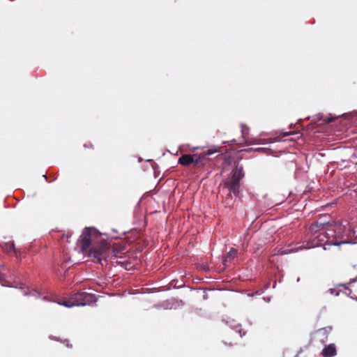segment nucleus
Returning <instances> with one entry per match:
<instances>
[{
	"instance_id": "1",
	"label": "nucleus",
	"mask_w": 357,
	"mask_h": 357,
	"mask_svg": "<svg viewBox=\"0 0 357 357\" xmlns=\"http://www.w3.org/2000/svg\"><path fill=\"white\" fill-rule=\"evenodd\" d=\"M79 243L84 255L97 259L99 262L106 260L109 256L110 245L95 228H84L79 237Z\"/></svg>"
},
{
	"instance_id": "2",
	"label": "nucleus",
	"mask_w": 357,
	"mask_h": 357,
	"mask_svg": "<svg viewBox=\"0 0 357 357\" xmlns=\"http://www.w3.org/2000/svg\"><path fill=\"white\" fill-rule=\"evenodd\" d=\"M355 231L350 228L346 229L341 222H329L323 230V234L330 241L331 238H343L344 236H349L355 234Z\"/></svg>"
},
{
	"instance_id": "3",
	"label": "nucleus",
	"mask_w": 357,
	"mask_h": 357,
	"mask_svg": "<svg viewBox=\"0 0 357 357\" xmlns=\"http://www.w3.org/2000/svg\"><path fill=\"white\" fill-rule=\"evenodd\" d=\"M94 296L86 292H77L73 294L69 299L61 303L68 307L73 306L85 305L94 302Z\"/></svg>"
},
{
	"instance_id": "4",
	"label": "nucleus",
	"mask_w": 357,
	"mask_h": 357,
	"mask_svg": "<svg viewBox=\"0 0 357 357\" xmlns=\"http://www.w3.org/2000/svg\"><path fill=\"white\" fill-rule=\"evenodd\" d=\"M217 152H218L217 149H208L207 151H204L199 154H195L193 163L195 172L197 171H201L204 169L206 166H208L210 161L208 156Z\"/></svg>"
},
{
	"instance_id": "5",
	"label": "nucleus",
	"mask_w": 357,
	"mask_h": 357,
	"mask_svg": "<svg viewBox=\"0 0 357 357\" xmlns=\"http://www.w3.org/2000/svg\"><path fill=\"white\" fill-rule=\"evenodd\" d=\"M332 326H327L315 331L312 335V340H318L320 342L324 343L328 340V334L332 331Z\"/></svg>"
},
{
	"instance_id": "6",
	"label": "nucleus",
	"mask_w": 357,
	"mask_h": 357,
	"mask_svg": "<svg viewBox=\"0 0 357 357\" xmlns=\"http://www.w3.org/2000/svg\"><path fill=\"white\" fill-rule=\"evenodd\" d=\"M224 185L229 191V196H231L232 192L236 197H238L240 193V184H238L231 177L224 181Z\"/></svg>"
},
{
	"instance_id": "7",
	"label": "nucleus",
	"mask_w": 357,
	"mask_h": 357,
	"mask_svg": "<svg viewBox=\"0 0 357 357\" xmlns=\"http://www.w3.org/2000/svg\"><path fill=\"white\" fill-rule=\"evenodd\" d=\"M244 172L242 166L236 165L231 172V178L238 184H240L241 180L244 177Z\"/></svg>"
},
{
	"instance_id": "8",
	"label": "nucleus",
	"mask_w": 357,
	"mask_h": 357,
	"mask_svg": "<svg viewBox=\"0 0 357 357\" xmlns=\"http://www.w3.org/2000/svg\"><path fill=\"white\" fill-rule=\"evenodd\" d=\"M195 154L189 155L184 154L182 155L178 160V163L182 166L188 167L191 164L194 163Z\"/></svg>"
},
{
	"instance_id": "9",
	"label": "nucleus",
	"mask_w": 357,
	"mask_h": 357,
	"mask_svg": "<svg viewBox=\"0 0 357 357\" xmlns=\"http://www.w3.org/2000/svg\"><path fill=\"white\" fill-rule=\"evenodd\" d=\"M336 354V348L333 344L326 346L321 351V355L323 357H333Z\"/></svg>"
},
{
	"instance_id": "10",
	"label": "nucleus",
	"mask_w": 357,
	"mask_h": 357,
	"mask_svg": "<svg viewBox=\"0 0 357 357\" xmlns=\"http://www.w3.org/2000/svg\"><path fill=\"white\" fill-rule=\"evenodd\" d=\"M324 227H321L316 222L312 224L309 227V231L315 235L317 233L320 232L321 234H323Z\"/></svg>"
},
{
	"instance_id": "11",
	"label": "nucleus",
	"mask_w": 357,
	"mask_h": 357,
	"mask_svg": "<svg viewBox=\"0 0 357 357\" xmlns=\"http://www.w3.org/2000/svg\"><path fill=\"white\" fill-rule=\"evenodd\" d=\"M3 250L5 252L10 253L11 252H16V249L15 247V244L13 242H8L5 244L3 247Z\"/></svg>"
},
{
	"instance_id": "12",
	"label": "nucleus",
	"mask_w": 357,
	"mask_h": 357,
	"mask_svg": "<svg viewBox=\"0 0 357 357\" xmlns=\"http://www.w3.org/2000/svg\"><path fill=\"white\" fill-rule=\"evenodd\" d=\"M329 217L325 215L324 217L319 218L316 222L321 226V227L325 228L328 225V224L330 222L329 220H326V218H328Z\"/></svg>"
},
{
	"instance_id": "13",
	"label": "nucleus",
	"mask_w": 357,
	"mask_h": 357,
	"mask_svg": "<svg viewBox=\"0 0 357 357\" xmlns=\"http://www.w3.org/2000/svg\"><path fill=\"white\" fill-rule=\"evenodd\" d=\"M237 254V250L234 248H231L229 252L227 253L225 261H227L229 259H233L236 257Z\"/></svg>"
},
{
	"instance_id": "14",
	"label": "nucleus",
	"mask_w": 357,
	"mask_h": 357,
	"mask_svg": "<svg viewBox=\"0 0 357 357\" xmlns=\"http://www.w3.org/2000/svg\"><path fill=\"white\" fill-rule=\"evenodd\" d=\"M330 242H331L332 244H334V245H340V244H342V243H344V241H339V242H338V241H333V240H331Z\"/></svg>"
},
{
	"instance_id": "15",
	"label": "nucleus",
	"mask_w": 357,
	"mask_h": 357,
	"mask_svg": "<svg viewBox=\"0 0 357 357\" xmlns=\"http://www.w3.org/2000/svg\"><path fill=\"white\" fill-rule=\"evenodd\" d=\"M256 151L265 153L267 151V149L265 148H258Z\"/></svg>"
},
{
	"instance_id": "16",
	"label": "nucleus",
	"mask_w": 357,
	"mask_h": 357,
	"mask_svg": "<svg viewBox=\"0 0 357 357\" xmlns=\"http://www.w3.org/2000/svg\"><path fill=\"white\" fill-rule=\"evenodd\" d=\"M84 147H86V148H91V149L93 148L92 144H91V143H89L88 144H84Z\"/></svg>"
},
{
	"instance_id": "17",
	"label": "nucleus",
	"mask_w": 357,
	"mask_h": 357,
	"mask_svg": "<svg viewBox=\"0 0 357 357\" xmlns=\"http://www.w3.org/2000/svg\"><path fill=\"white\" fill-rule=\"evenodd\" d=\"M291 135V132H285L283 134V137H285V136H287V135Z\"/></svg>"
},
{
	"instance_id": "18",
	"label": "nucleus",
	"mask_w": 357,
	"mask_h": 357,
	"mask_svg": "<svg viewBox=\"0 0 357 357\" xmlns=\"http://www.w3.org/2000/svg\"><path fill=\"white\" fill-rule=\"evenodd\" d=\"M259 141H260V139H256L255 143H257V144H260V142H259Z\"/></svg>"
}]
</instances>
